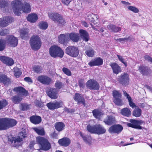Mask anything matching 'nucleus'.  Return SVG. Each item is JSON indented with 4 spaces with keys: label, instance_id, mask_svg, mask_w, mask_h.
<instances>
[{
    "label": "nucleus",
    "instance_id": "obj_42",
    "mask_svg": "<svg viewBox=\"0 0 152 152\" xmlns=\"http://www.w3.org/2000/svg\"><path fill=\"white\" fill-rule=\"evenodd\" d=\"M14 75L16 78L19 77L21 75L22 72L20 69L17 67H15L13 69Z\"/></svg>",
    "mask_w": 152,
    "mask_h": 152
},
{
    "label": "nucleus",
    "instance_id": "obj_61",
    "mask_svg": "<svg viewBox=\"0 0 152 152\" xmlns=\"http://www.w3.org/2000/svg\"><path fill=\"white\" fill-rule=\"evenodd\" d=\"M144 58L148 61L152 63V58L149 55H146L144 56Z\"/></svg>",
    "mask_w": 152,
    "mask_h": 152
},
{
    "label": "nucleus",
    "instance_id": "obj_49",
    "mask_svg": "<svg viewBox=\"0 0 152 152\" xmlns=\"http://www.w3.org/2000/svg\"><path fill=\"white\" fill-rule=\"evenodd\" d=\"M20 108L21 110H26L29 109V105L26 103H22L20 105Z\"/></svg>",
    "mask_w": 152,
    "mask_h": 152
},
{
    "label": "nucleus",
    "instance_id": "obj_46",
    "mask_svg": "<svg viewBox=\"0 0 152 152\" xmlns=\"http://www.w3.org/2000/svg\"><path fill=\"white\" fill-rule=\"evenodd\" d=\"M38 26L40 28L45 30L48 27V24L46 22L42 21L39 23Z\"/></svg>",
    "mask_w": 152,
    "mask_h": 152
},
{
    "label": "nucleus",
    "instance_id": "obj_31",
    "mask_svg": "<svg viewBox=\"0 0 152 152\" xmlns=\"http://www.w3.org/2000/svg\"><path fill=\"white\" fill-rule=\"evenodd\" d=\"M29 119L30 122L35 125L39 124L42 121V118L39 115H32L30 117Z\"/></svg>",
    "mask_w": 152,
    "mask_h": 152
},
{
    "label": "nucleus",
    "instance_id": "obj_44",
    "mask_svg": "<svg viewBox=\"0 0 152 152\" xmlns=\"http://www.w3.org/2000/svg\"><path fill=\"white\" fill-rule=\"evenodd\" d=\"M7 101L5 99L0 100V110L5 107L8 104Z\"/></svg>",
    "mask_w": 152,
    "mask_h": 152
},
{
    "label": "nucleus",
    "instance_id": "obj_10",
    "mask_svg": "<svg viewBox=\"0 0 152 152\" xmlns=\"http://www.w3.org/2000/svg\"><path fill=\"white\" fill-rule=\"evenodd\" d=\"M65 52L71 57L75 58L78 56L79 50L77 47L69 46L66 48Z\"/></svg>",
    "mask_w": 152,
    "mask_h": 152
},
{
    "label": "nucleus",
    "instance_id": "obj_52",
    "mask_svg": "<svg viewBox=\"0 0 152 152\" xmlns=\"http://www.w3.org/2000/svg\"><path fill=\"white\" fill-rule=\"evenodd\" d=\"M127 8L129 10L134 13H137L139 11L138 9L134 6H129L127 7Z\"/></svg>",
    "mask_w": 152,
    "mask_h": 152
},
{
    "label": "nucleus",
    "instance_id": "obj_60",
    "mask_svg": "<svg viewBox=\"0 0 152 152\" xmlns=\"http://www.w3.org/2000/svg\"><path fill=\"white\" fill-rule=\"evenodd\" d=\"M129 102V104L130 107L133 108L136 106L135 104L133 102V100L132 98L128 100Z\"/></svg>",
    "mask_w": 152,
    "mask_h": 152
},
{
    "label": "nucleus",
    "instance_id": "obj_36",
    "mask_svg": "<svg viewBox=\"0 0 152 152\" xmlns=\"http://www.w3.org/2000/svg\"><path fill=\"white\" fill-rule=\"evenodd\" d=\"M79 33L84 40L86 42L88 41L89 39V34L87 31L83 29H80L79 30Z\"/></svg>",
    "mask_w": 152,
    "mask_h": 152
},
{
    "label": "nucleus",
    "instance_id": "obj_4",
    "mask_svg": "<svg viewBox=\"0 0 152 152\" xmlns=\"http://www.w3.org/2000/svg\"><path fill=\"white\" fill-rule=\"evenodd\" d=\"M86 129L88 132L91 134H95L98 135L105 133L106 129L100 124H95L91 126L90 124L87 125Z\"/></svg>",
    "mask_w": 152,
    "mask_h": 152
},
{
    "label": "nucleus",
    "instance_id": "obj_50",
    "mask_svg": "<svg viewBox=\"0 0 152 152\" xmlns=\"http://www.w3.org/2000/svg\"><path fill=\"white\" fill-rule=\"evenodd\" d=\"M62 71L63 73L68 76H71L72 75V72L70 70L66 67H63L62 69Z\"/></svg>",
    "mask_w": 152,
    "mask_h": 152
},
{
    "label": "nucleus",
    "instance_id": "obj_64",
    "mask_svg": "<svg viewBox=\"0 0 152 152\" xmlns=\"http://www.w3.org/2000/svg\"><path fill=\"white\" fill-rule=\"evenodd\" d=\"M35 144V141L34 140L31 141L29 145V148H30V149H32L33 148Z\"/></svg>",
    "mask_w": 152,
    "mask_h": 152
},
{
    "label": "nucleus",
    "instance_id": "obj_25",
    "mask_svg": "<svg viewBox=\"0 0 152 152\" xmlns=\"http://www.w3.org/2000/svg\"><path fill=\"white\" fill-rule=\"evenodd\" d=\"M0 60L3 63L9 66H11L14 63L13 60L12 58L4 56H0Z\"/></svg>",
    "mask_w": 152,
    "mask_h": 152
},
{
    "label": "nucleus",
    "instance_id": "obj_8",
    "mask_svg": "<svg viewBox=\"0 0 152 152\" xmlns=\"http://www.w3.org/2000/svg\"><path fill=\"white\" fill-rule=\"evenodd\" d=\"M48 15L50 18L55 22L57 23L59 26H64L66 23L63 17L59 14L50 12L48 13Z\"/></svg>",
    "mask_w": 152,
    "mask_h": 152
},
{
    "label": "nucleus",
    "instance_id": "obj_45",
    "mask_svg": "<svg viewBox=\"0 0 152 152\" xmlns=\"http://www.w3.org/2000/svg\"><path fill=\"white\" fill-rule=\"evenodd\" d=\"M85 53L88 56L92 57L94 55V51L91 48H90L89 49L86 51Z\"/></svg>",
    "mask_w": 152,
    "mask_h": 152
},
{
    "label": "nucleus",
    "instance_id": "obj_43",
    "mask_svg": "<svg viewBox=\"0 0 152 152\" xmlns=\"http://www.w3.org/2000/svg\"><path fill=\"white\" fill-rule=\"evenodd\" d=\"M33 129L35 132L39 135L44 136L45 135V132L43 128L39 129L38 128L35 127Z\"/></svg>",
    "mask_w": 152,
    "mask_h": 152
},
{
    "label": "nucleus",
    "instance_id": "obj_54",
    "mask_svg": "<svg viewBox=\"0 0 152 152\" xmlns=\"http://www.w3.org/2000/svg\"><path fill=\"white\" fill-rule=\"evenodd\" d=\"M8 5V3L6 1H0V8H5Z\"/></svg>",
    "mask_w": 152,
    "mask_h": 152
},
{
    "label": "nucleus",
    "instance_id": "obj_26",
    "mask_svg": "<svg viewBox=\"0 0 152 152\" xmlns=\"http://www.w3.org/2000/svg\"><path fill=\"white\" fill-rule=\"evenodd\" d=\"M103 61L102 59L100 57H97L94 60H92L88 63V65L92 67L94 66H99L102 65Z\"/></svg>",
    "mask_w": 152,
    "mask_h": 152
},
{
    "label": "nucleus",
    "instance_id": "obj_28",
    "mask_svg": "<svg viewBox=\"0 0 152 152\" xmlns=\"http://www.w3.org/2000/svg\"><path fill=\"white\" fill-rule=\"evenodd\" d=\"M11 79L4 74H0V83L4 85H8L11 83Z\"/></svg>",
    "mask_w": 152,
    "mask_h": 152
},
{
    "label": "nucleus",
    "instance_id": "obj_9",
    "mask_svg": "<svg viewBox=\"0 0 152 152\" xmlns=\"http://www.w3.org/2000/svg\"><path fill=\"white\" fill-rule=\"evenodd\" d=\"M113 96L114 98L113 102L116 105L119 106H122L124 104L122 97L121 93L118 91L114 90L113 91Z\"/></svg>",
    "mask_w": 152,
    "mask_h": 152
},
{
    "label": "nucleus",
    "instance_id": "obj_37",
    "mask_svg": "<svg viewBox=\"0 0 152 152\" xmlns=\"http://www.w3.org/2000/svg\"><path fill=\"white\" fill-rule=\"evenodd\" d=\"M70 39L73 42H77L79 39L78 35L77 34L75 33H71L69 35Z\"/></svg>",
    "mask_w": 152,
    "mask_h": 152
},
{
    "label": "nucleus",
    "instance_id": "obj_19",
    "mask_svg": "<svg viewBox=\"0 0 152 152\" xmlns=\"http://www.w3.org/2000/svg\"><path fill=\"white\" fill-rule=\"evenodd\" d=\"M98 15L92 13L88 14L86 17V20L91 22L90 24L92 25V23L94 25H96L98 23Z\"/></svg>",
    "mask_w": 152,
    "mask_h": 152
},
{
    "label": "nucleus",
    "instance_id": "obj_48",
    "mask_svg": "<svg viewBox=\"0 0 152 152\" xmlns=\"http://www.w3.org/2000/svg\"><path fill=\"white\" fill-rule=\"evenodd\" d=\"M6 130L4 118H0V130Z\"/></svg>",
    "mask_w": 152,
    "mask_h": 152
},
{
    "label": "nucleus",
    "instance_id": "obj_12",
    "mask_svg": "<svg viewBox=\"0 0 152 152\" xmlns=\"http://www.w3.org/2000/svg\"><path fill=\"white\" fill-rule=\"evenodd\" d=\"M6 42L7 45L10 47L14 48L18 44V39L17 37L12 35H8L7 36Z\"/></svg>",
    "mask_w": 152,
    "mask_h": 152
},
{
    "label": "nucleus",
    "instance_id": "obj_6",
    "mask_svg": "<svg viewBox=\"0 0 152 152\" xmlns=\"http://www.w3.org/2000/svg\"><path fill=\"white\" fill-rule=\"evenodd\" d=\"M29 43L31 49L34 51H37L40 48L42 42L38 36L34 35L30 38Z\"/></svg>",
    "mask_w": 152,
    "mask_h": 152
},
{
    "label": "nucleus",
    "instance_id": "obj_32",
    "mask_svg": "<svg viewBox=\"0 0 152 152\" xmlns=\"http://www.w3.org/2000/svg\"><path fill=\"white\" fill-rule=\"evenodd\" d=\"M107 28L110 31L114 33L118 32L121 30V27L112 24H109L107 25Z\"/></svg>",
    "mask_w": 152,
    "mask_h": 152
},
{
    "label": "nucleus",
    "instance_id": "obj_51",
    "mask_svg": "<svg viewBox=\"0 0 152 152\" xmlns=\"http://www.w3.org/2000/svg\"><path fill=\"white\" fill-rule=\"evenodd\" d=\"M33 70L37 73H40L42 72V68L41 66L38 65L35 66L33 68Z\"/></svg>",
    "mask_w": 152,
    "mask_h": 152
},
{
    "label": "nucleus",
    "instance_id": "obj_40",
    "mask_svg": "<svg viewBox=\"0 0 152 152\" xmlns=\"http://www.w3.org/2000/svg\"><path fill=\"white\" fill-rule=\"evenodd\" d=\"M20 37L22 39H26L28 38V32L26 29H22L20 32Z\"/></svg>",
    "mask_w": 152,
    "mask_h": 152
},
{
    "label": "nucleus",
    "instance_id": "obj_33",
    "mask_svg": "<svg viewBox=\"0 0 152 152\" xmlns=\"http://www.w3.org/2000/svg\"><path fill=\"white\" fill-rule=\"evenodd\" d=\"M65 125L62 122H57L54 124L55 129L59 132L62 131L65 129Z\"/></svg>",
    "mask_w": 152,
    "mask_h": 152
},
{
    "label": "nucleus",
    "instance_id": "obj_7",
    "mask_svg": "<svg viewBox=\"0 0 152 152\" xmlns=\"http://www.w3.org/2000/svg\"><path fill=\"white\" fill-rule=\"evenodd\" d=\"M36 141L43 150L48 151L51 148L50 143L48 139L44 137L39 136L37 137Z\"/></svg>",
    "mask_w": 152,
    "mask_h": 152
},
{
    "label": "nucleus",
    "instance_id": "obj_13",
    "mask_svg": "<svg viewBox=\"0 0 152 152\" xmlns=\"http://www.w3.org/2000/svg\"><path fill=\"white\" fill-rule=\"evenodd\" d=\"M14 18L11 16H4L0 18V26L5 27L14 21Z\"/></svg>",
    "mask_w": 152,
    "mask_h": 152
},
{
    "label": "nucleus",
    "instance_id": "obj_11",
    "mask_svg": "<svg viewBox=\"0 0 152 152\" xmlns=\"http://www.w3.org/2000/svg\"><path fill=\"white\" fill-rule=\"evenodd\" d=\"M117 80L119 84L124 86H126L128 85L129 84V74L126 72H124L118 77Z\"/></svg>",
    "mask_w": 152,
    "mask_h": 152
},
{
    "label": "nucleus",
    "instance_id": "obj_16",
    "mask_svg": "<svg viewBox=\"0 0 152 152\" xmlns=\"http://www.w3.org/2000/svg\"><path fill=\"white\" fill-rule=\"evenodd\" d=\"M47 95L51 99H57L58 96V91L54 88H48L46 91Z\"/></svg>",
    "mask_w": 152,
    "mask_h": 152
},
{
    "label": "nucleus",
    "instance_id": "obj_63",
    "mask_svg": "<svg viewBox=\"0 0 152 152\" xmlns=\"http://www.w3.org/2000/svg\"><path fill=\"white\" fill-rule=\"evenodd\" d=\"M58 136V134L56 133L55 131L53 133L51 134V137L54 139L57 138Z\"/></svg>",
    "mask_w": 152,
    "mask_h": 152
},
{
    "label": "nucleus",
    "instance_id": "obj_38",
    "mask_svg": "<svg viewBox=\"0 0 152 152\" xmlns=\"http://www.w3.org/2000/svg\"><path fill=\"white\" fill-rule=\"evenodd\" d=\"M92 113L94 117L96 119H99L101 115H102V113L100 110L98 109H95L92 110Z\"/></svg>",
    "mask_w": 152,
    "mask_h": 152
},
{
    "label": "nucleus",
    "instance_id": "obj_39",
    "mask_svg": "<svg viewBox=\"0 0 152 152\" xmlns=\"http://www.w3.org/2000/svg\"><path fill=\"white\" fill-rule=\"evenodd\" d=\"M64 83L59 80H57L55 84V88L58 91L60 89H63L64 88Z\"/></svg>",
    "mask_w": 152,
    "mask_h": 152
},
{
    "label": "nucleus",
    "instance_id": "obj_1",
    "mask_svg": "<svg viewBox=\"0 0 152 152\" xmlns=\"http://www.w3.org/2000/svg\"><path fill=\"white\" fill-rule=\"evenodd\" d=\"M12 7L15 14L17 15H20V11L28 13L31 12V7L29 3H23L21 1H13L11 3Z\"/></svg>",
    "mask_w": 152,
    "mask_h": 152
},
{
    "label": "nucleus",
    "instance_id": "obj_47",
    "mask_svg": "<svg viewBox=\"0 0 152 152\" xmlns=\"http://www.w3.org/2000/svg\"><path fill=\"white\" fill-rule=\"evenodd\" d=\"M6 41L4 39H0V51H2L6 48Z\"/></svg>",
    "mask_w": 152,
    "mask_h": 152
},
{
    "label": "nucleus",
    "instance_id": "obj_57",
    "mask_svg": "<svg viewBox=\"0 0 152 152\" xmlns=\"http://www.w3.org/2000/svg\"><path fill=\"white\" fill-rule=\"evenodd\" d=\"M130 37L127 38H119L117 39L116 40L117 41H118L119 42H121L123 43H124V42L126 41H127L129 39Z\"/></svg>",
    "mask_w": 152,
    "mask_h": 152
},
{
    "label": "nucleus",
    "instance_id": "obj_14",
    "mask_svg": "<svg viewBox=\"0 0 152 152\" xmlns=\"http://www.w3.org/2000/svg\"><path fill=\"white\" fill-rule=\"evenodd\" d=\"M86 87L91 90H98L99 88V85L95 80L91 79L86 83Z\"/></svg>",
    "mask_w": 152,
    "mask_h": 152
},
{
    "label": "nucleus",
    "instance_id": "obj_18",
    "mask_svg": "<svg viewBox=\"0 0 152 152\" xmlns=\"http://www.w3.org/2000/svg\"><path fill=\"white\" fill-rule=\"evenodd\" d=\"M123 129V127L121 125L114 124L109 127L108 131L111 134H119Z\"/></svg>",
    "mask_w": 152,
    "mask_h": 152
},
{
    "label": "nucleus",
    "instance_id": "obj_24",
    "mask_svg": "<svg viewBox=\"0 0 152 152\" xmlns=\"http://www.w3.org/2000/svg\"><path fill=\"white\" fill-rule=\"evenodd\" d=\"M68 34L65 35L64 34H61L58 37L59 42L64 45L67 44L69 41L68 38Z\"/></svg>",
    "mask_w": 152,
    "mask_h": 152
},
{
    "label": "nucleus",
    "instance_id": "obj_15",
    "mask_svg": "<svg viewBox=\"0 0 152 152\" xmlns=\"http://www.w3.org/2000/svg\"><path fill=\"white\" fill-rule=\"evenodd\" d=\"M63 105L62 102H58L55 101L53 102H50L46 104L49 109L52 110L61 107Z\"/></svg>",
    "mask_w": 152,
    "mask_h": 152
},
{
    "label": "nucleus",
    "instance_id": "obj_2",
    "mask_svg": "<svg viewBox=\"0 0 152 152\" xmlns=\"http://www.w3.org/2000/svg\"><path fill=\"white\" fill-rule=\"evenodd\" d=\"M13 91L18 94L11 98L12 101L15 104L19 103L23 99V98L29 95L28 91L22 86L15 87L13 89Z\"/></svg>",
    "mask_w": 152,
    "mask_h": 152
},
{
    "label": "nucleus",
    "instance_id": "obj_27",
    "mask_svg": "<svg viewBox=\"0 0 152 152\" xmlns=\"http://www.w3.org/2000/svg\"><path fill=\"white\" fill-rule=\"evenodd\" d=\"M70 140L67 137H64L59 139L58 143L61 146L66 147L69 146L71 143Z\"/></svg>",
    "mask_w": 152,
    "mask_h": 152
},
{
    "label": "nucleus",
    "instance_id": "obj_22",
    "mask_svg": "<svg viewBox=\"0 0 152 152\" xmlns=\"http://www.w3.org/2000/svg\"><path fill=\"white\" fill-rule=\"evenodd\" d=\"M37 80L38 81L42 84L49 85L50 84L51 80L48 76L46 75H42L37 77Z\"/></svg>",
    "mask_w": 152,
    "mask_h": 152
},
{
    "label": "nucleus",
    "instance_id": "obj_35",
    "mask_svg": "<svg viewBox=\"0 0 152 152\" xmlns=\"http://www.w3.org/2000/svg\"><path fill=\"white\" fill-rule=\"evenodd\" d=\"M120 113L123 116L127 117H130L132 114L130 109L127 107H125L121 109Z\"/></svg>",
    "mask_w": 152,
    "mask_h": 152
},
{
    "label": "nucleus",
    "instance_id": "obj_21",
    "mask_svg": "<svg viewBox=\"0 0 152 152\" xmlns=\"http://www.w3.org/2000/svg\"><path fill=\"white\" fill-rule=\"evenodd\" d=\"M138 70L143 75H148L151 72L150 68L145 64H142L139 66Z\"/></svg>",
    "mask_w": 152,
    "mask_h": 152
},
{
    "label": "nucleus",
    "instance_id": "obj_29",
    "mask_svg": "<svg viewBox=\"0 0 152 152\" xmlns=\"http://www.w3.org/2000/svg\"><path fill=\"white\" fill-rule=\"evenodd\" d=\"M113 73L118 74L121 72V69L120 66L116 63H111L110 64Z\"/></svg>",
    "mask_w": 152,
    "mask_h": 152
},
{
    "label": "nucleus",
    "instance_id": "obj_41",
    "mask_svg": "<svg viewBox=\"0 0 152 152\" xmlns=\"http://www.w3.org/2000/svg\"><path fill=\"white\" fill-rule=\"evenodd\" d=\"M141 110L139 107H137L133 111L132 115L135 117H139L141 116Z\"/></svg>",
    "mask_w": 152,
    "mask_h": 152
},
{
    "label": "nucleus",
    "instance_id": "obj_5",
    "mask_svg": "<svg viewBox=\"0 0 152 152\" xmlns=\"http://www.w3.org/2000/svg\"><path fill=\"white\" fill-rule=\"evenodd\" d=\"M49 53L51 57L54 58H62L64 53L62 49L59 46L54 45L51 46L49 49Z\"/></svg>",
    "mask_w": 152,
    "mask_h": 152
},
{
    "label": "nucleus",
    "instance_id": "obj_59",
    "mask_svg": "<svg viewBox=\"0 0 152 152\" xmlns=\"http://www.w3.org/2000/svg\"><path fill=\"white\" fill-rule=\"evenodd\" d=\"M9 34L7 29H4L0 31V35L1 36H5Z\"/></svg>",
    "mask_w": 152,
    "mask_h": 152
},
{
    "label": "nucleus",
    "instance_id": "obj_55",
    "mask_svg": "<svg viewBox=\"0 0 152 152\" xmlns=\"http://www.w3.org/2000/svg\"><path fill=\"white\" fill-rule=\"evenodd\" d=\"M117 56L118 57L119 60L122 63L124 64L126 67L127 66V64L126 62H125L124 61V60L123 58V57L122 56H120L118 55H117Z\"/></svg>",
    "mask_w": 152,
    "mask_h": 152
},
{
    "label": "nucleus",
    "instance_id": "obj_20",
    "mask_svg": "<svg viewBox=\"0 0 152 152\" xmlns=\"http://www.w3.org/2000/svg\"><path fill=\"white\" fill-rule=\"evenodd\" d=\"M5 129L15 126L17 121L14 119L4 118Z\"/></svg>",
    "mask_w": 152,
    "mask_h": 152
},
{
    "label": "nucleus",
    "instance_id": "obj_3",
    "mask_svg": "<svg viewBox=\"0 0 152 152\" xmlns=\"http://www.w3.org/2000/svg\"><path fill=\"white\" fill-rule=\"evenodd\" d=\"M20 136L14 137L12 136L8 137V143L12 147L18 148L22 146L23 144V139L26 137V132H21L19 133Z\"/></svg>",
    "mask_w": 152,
    "mask_h": 152
},
{
    "label": "nucleus",
    "instance_id": "obj_53",
    "mask_svg": "<svg viewBox=\"0 0 152 152\" xmlns=\"http://www.w3.org/2000/svg\"><path fill=\"white\" fill-rule=\"evenodd\" d=\"M34 103L36 107L39 108L42 107L44 106V103L41 101L37 100L35 101Z\"/></svg>",
    "mask_w": 152,
    "mask_h": 152
},
{
    "label": "nucleus",
    "instance_id": "obj_17",
    "mask_svg": "<svg viewBox=\"0 0 152 152\" xmlns=\"http://www.w3.org/2000/svg\"><path fill=\"white\" fill-rule=\"evenodd\" d=\"M74 100L78 104H82L84 107H86V104L85 99L82 94L75 93L73 97Z\"/></svg>",
    "mask_w": 152,
    "mask_h": 152
},
{
    "label": "nucleus",
    "instance_id": "obj_23",
    "mask_svg": "<svg viewBox=\"0 0 152 152\" xmlns=\"http://www.w3.org/2000/svg\"><path fill=\"white\" fill-rule=\"evenodd\" d=\"M116 122L115 117L112 115H107L103 120L105 124L108 126H111L115 124Z\"/></svg>",
    "mask_w": 152,
    "mask_h": 152
},
{
    "label": "nucleus",
    "instance_id": "obj_30",
    "mask_svg": "<svg viewBox=\"0 0 152 152\" xmlns=\"http://www.w3.org/2000/svg\"><path fill=\"white\" fill-rule=\"evenodd\" d=\"M129 123H126V125L128 127L138 129H142V127L140 126L137 125L136 120L130 119L129 120Z\"/></svg>",
    "mask_w": 152,
    "mask_h": 152
},
{
    "label": "nucleus",
    "instance_id": "obj_56",
    "mask_svg": "<svg viewBox=\"0 0 152 152\" xmlns=\"http://www.w3.org/2000/svg\"><path fill=\"white\" fill-rule=\"evenodd\" d=\"M80 136L83 138V140L86 142H88V140H89V138L90 137H87L84 135L81 132H80Z\"/></svg>",
    "mask_w": 152,
    "mask_h": 152
},
{
    "label": "nucleus",
    "instance_id": "obj_34",
    "mask_svg": "<svg viewBox=\"0 0 152 152\" xmlns=\"http://www.w3.org/2000/svg\"><path fill=\"white\" fill-rule=\"evenodd\" d=\"M27 19L29 22L34 23L38 19V17L37 14L35 13L29 14L27 17Z\"/></svg>",
    "mask_w": 152,
    "mask_h": 152
},
{
    "label": "nucleus",
    "instance_id": "obj_62",
    "mask_svg": "<svg viewBox=\"0 0 152 152\" xmlns=\"http://www.w3.org/2000/svg\"><path fill=\"white\" fill-rule=\"evenodd\" d=\"M24 80L25 81L31 83L33 82L32 80L29 77H28L24 78Z\"/></svg>",
    "mask_w": 152,
    "mask_h": 152
},
{
    "label": "nucleus",
    "instance_id": "obj_58",
    "mask_svg": "<svg viewBox=\"0 0 152 152\" xmlns=\"http://www.w3.org/2000/svg\"><path fill=\"white\" fill-rule=\"evenodd\" d=\"M79 86L80 88H83L85 86L84 80L80 79L78 80Z\"/></svg>",
    "mask_w": 152,
    "mask_h": 152
}]
</instances>
